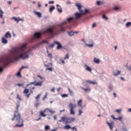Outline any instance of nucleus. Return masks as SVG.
<instances>
[{
	"mask_svg": "<svg viewBox=\"0 0 131 131\" xmlns=\"http://www.w3.org/2000/svg\"><path fill=\"white\" fill-rule=\"evenodd\" d=\"M34 53L31 50L27 51L24 50H14L12 53V57L14 61H19V60H28L30 56H33Z\"/></svg>",
	"mask_w": 131,
	"mask_h": 131,
	"instance_id": "f257e3e1",
	"label": "nucleus"
},
{
	"mask_svg": "<svg viewBox=\"0 0 131 131\" xmlns=\"http://www.w3.org/2000/svg\"><path fill=\"white\" fill-rule=\"evenodd\" d=\"M20 107V102L16 104V111L14 112V116L16 117V122L17 124L14 126V128L23 127L24 126V120L21 118V115L18 112V109Z\"/></svg>",
	"mask_w": 131,
	"mask_h": 131,
	"instance_id": "f03ea898",
	"label": "nucleus"
},
{
	"mask_svg": "<svg viewBox=\"0 0 131 131\" xmlns=\"http://www.w3.org/2000/svg\"><path fill=\"white\" fill-rule=\"evenodd\" d=\"M74 18V17H70L69 18H67V21H64L62 22L60 24L58 25V27L59 29V32H62L64 33V32H66V29H67V23H71L73 20Z\"/></svg>",
	"mask_w": 131,
	"mask_h": 131,
	"instance_id": "7ed1b4c3",
	"label": "nucleus"
},
{
	"mask_svg": "<svg viewBox=\"0 0 131 131\" xmlns=\"http://www.w3.org/2000/svg\"><path fill=\"white\" fill-rule=\"evenodd\" d=\"M76 121L75 117H66V116H62L60 120L57 121V124L59 122H63L66 124H71Z\"/></svg>",
	"mask_w": 131,
	"mask_h": 131,
	"instance_id": "20e7f679",
	"label": "nucleus"
},
{
	"mask_svg": "<svg viewBox=\"0 0 131 131\" xmlns=\"http://www.w3.org/2000/svg\"><path fill=\"white\" fill-rule=\"evenodd\" d=\"M9 59L6 58L5 59H2L0 58V73L3 72L4 68H6L7 65L9 64Z\"/></svg>",
	"mask_w": 131,
	"mask_h": 131,
	"instance_id": "39448f33",
	"label": "nucleus"
},
{
	"mask_svg": "<svg viewBox=\"0 0 131 131\" xmlns=\"http://www.w3.org/2000/svg\"><path fill=\"white\" fill-rule=\"evenodd\" d=\"M79 12H80V13H79L78 12H77L75 14V18L76 19H80L82 15H84V14H86L87 13H90V11L88 9H84V11H79Z\"/></svg>",
	"mask_w": 131,
	"mask_h": 131,
	"instance_id": "423d86ee",
	"label": "nucleus"
},
{
	"mask_svg": "<svg viewBox=\"0 0 131 131\" xmlns=\"http://www.w3.org/2000/svg\"><path fill=\"white\" fill-rule=\"evenodd\" d=\"M55 45H57V46L56 47V49L57 50H60L61 49H63V47L61 45V43L57 41H54L52 43L50 44L49 45V48H51V49H52L53 48H54Z\"/></svg>",
	"mask_w": 131,
	"mask_h": 131,
	"instance_id": "0eeeda50",
	"label": "nucleus"
},
{
	"mask_svg": "<svg viewBox=\"0 0 131 131\" xmlns=\"http://www.w3.org/2000/svg\"><path fill=\"white\" fill-rule=\"evenodd\" d=\"M69 107L70 108V115H75V112L74 110L77 107V105L76 104L71 103L69 105Z\"/></svg>",
	"mask_w": 131,
	"mask_h": 131,
	"instance_id": "6e6552de",
	"label": "nucleus"
},
{
	"mask_svg": "<svg viewBox=\"0 0 131 131\" xmlns=\"http://www.w3.org/2000/svg\"><path fill=\"white\" fill-rule=\"evenodd\" d=\"M47 110H49V112L50 113H51L52 114H53L55 113V111H54L52 109L50 110L49 108H46V110H44L43 111L40 112V116L42 117H46L47 116V115L45 114L47 112Z\"/></svg>",
	"mask_w": 131,
	"mask_h": 131,
	"instance_id": "1a4fd4ad",
	"label": "nucleus"
},
{
	"mask_svg": "<svg viewBox=\"0 0 131 131\" xmlns=\"http://www.w3.org/2000/svg\"><path fill=\"white\" fill-rule=\"evenodd\" d=\"M27 44L21 45L18 47H15L12 48V50H26Z\"/></svg>",
	"mask_w": 131,
	"mask_h": 131,
	"instance_id": "9d476101",
	"label": "nucleus"
},
{
	"mask_svg": "<svg viewBox=\"0 0 131 131\" xmlns=\"http://www.w3.org/2000/svg\"><path fill=\"white\" fill-rule=\"evenodd\" d=\"M106 124L109 127L111 131H113V129L115 127V123L114 121H111L109 122L108 121H106Z\"/></svg>",
	"mask_w": 131,
	"mask_h": 131,
	"instance_id": "9b49d317",
	"label": "nucleus"
},
{
	"mask_svg": "<svg viewBox=\"0 0 131 131\" xmlns=\"http://www.w3.org/2000/svg\"><path fill=\"white\" fill-rule=\"evenodd\" d=\"M46 33L50 34L51 36L55 35L54 31L53 28H48L46 30Z\"/></svg>",
	"mask_w": 131,
	"mask_h": 131,
	"instance_id": "f8f14e48",
	"label": "nucleus"
},
{
	"mask_svg": "<svg viewBox=\"0 0 131 131\" xmlns=\"http://www.w3.org/2000/svg\"><path fill=\"white\" fill-rule=\"evenodd\" d=\"M41 36V32H35L34 35L32 36V39H34L35 38H40Z\"/></svg>",
	"mask_w": 131,
	"mask_h": 131,
	"instance_id": "ddd939ff",
	"label": "nucleus"
},
{
	"mask_svg": "<svg viewBox=\"0 0 131 131\" xmlns=\"http://www.w3.org/2000/svg\"><path fill=\"white\" fill-rule=\"evenodd\" d=\"M84 67H85V70L86 71H89V72H92L93 69L92 68L88 66L87 64H84Z\"/></svg>",
	"mask_w": 131,
	"mask_h": 131,
	"instance_id": "4468645a",
	"label": "nucleus"
},
{
	"mask_svg": "<svg viewBox=\"0 0 131 131\" xmlns=\"http://www.w3.org/2000/svg\"><path fill=\"white\" fill-rule=\"evenodd\" d=\"M89 43V44H86V47H88V48H93L94 42L92 40H90Z\"/></svg>",
	"mask_w": 131,
	"mask_h": 131,
	"instance_id": "2eb2a0df",
	"label": "nucleus"
},
{
	"mask_svg": "<svg viewBox=\"0 0 131 131\" xmlns=\"http://www.w3.org/2000/svg\"><path fill=\"white\" fill-rule=\"evenodd\" d=\"M81 89L84 91V92L86 93H90L91 91V89L90 88H88V89H85L83 87H81Z\"/></svg>",
	"mask_w": 131,
	"mask_h": 131,
	"instance_id": "dca6fc26",
	"label": "nucleus"
},
{
	"mask_svg": "<svg viewBox=\"0 0 131 131\" xmlns=\"http://www.w3.org/2000/svg\"><path fill=\"white\" fill-rule=\"evenodd\" d=\"M34 14H35V15H37V16L38 17V18H41L42 17V14L40 12H37L36 11H34Z\"/></svg>",
	"mask_w": 131,
	"mask_h": 131,
	"instance_id": "f3484780",
	"label": "nucleus"
},
{
	"mask_svg": "<svg viewBox=\"0 0 131 131\" xmlns=\"http://www.w3.org/2000/svg\"><path fill=\"white\" fill-rule=\"evenodd\" d=\"M56 7H58L57 8V10L58 11V12L59 13H62V8L61 7V6L57 4L56 5Z\"/></svg>",
	"mask_w": 131,
	"mask_h": 131,
	"instance_id": "a211bd4d",
	"label": "nucleus"
},
{
	"mask_svg": "<svg viewBox=\"0 0 131 131\" xmlns=\"http://www.w3.org/2000/svg\"><path fill=\"white\" fill-rule=\"evenodd\" d=\"M5 37L6 38H11V34L9 32H7L5 34Z\"/></svg>",
	"mask_w": 131,
	"mask_h": 131,
	"instance_id": "6ab92c4d",
	"label": "nucleus"
},
{
	"mask_svg": "<svg viewBox=\"0 0 131 131\" xmlns=\"http://www.w3.org/2000/svg\"><path fill=\"white\" fill-rule=\"evenodd\" d=\"M94 63H96V64H100V60L99 58H97L95 57L94 58Z\"/></svg>",
	"mask_w": 131,
	"mask_h": 131,
	"instance_id": "aec40b11",
	"label": "nucleus"
},
{
	"mask_svg": "<svg viewBox=\"0 0 131 131\" xmlns=\"http://www.w3.org/2000/svg\"><path fill=\"white\" fill-rule=\"evenodd\" d=\"M35 86H42V81H40V82H37L35 84Z\"/></svg>",
	"mask_w": 131,
	"mask_h": 131,
	"instance_id": "412c9836",
	"label": "nucleus"
},
{
	"mask_svg": "<svg viewBox=\"0 0 131 131\" xmlns=\"http://www.w3.org/2000/svg\"><path fill=\"white\" fill-rule=\"evenodd\" d=\"M63 129H67V130H69V129H71L72 127L70 125L67 124L63 127Z\"/></svg>",
	"mask_w": 131,
	"mask_h": 131,
	"instance_id": "4be33fe9",
	"label": "nucleus"
},
{
	"mask_svg": "<svg viewBox=\"0 0 131 131\" xmlns=\"http://www.w3.org/2000/svg\"><path fill=\"white\" fill-rule=\"evenodd\" d=\"M39 45H49V42L46 40H42L39 42Z\"/></svg>",
	"mask_w": 131,
	"mask_h": 131,
	"instance_id": "5701e85b",
	"label": "nucleus"
},
{
	"mask_svg": "<svg viewBox=\"0 0 131 131\" xmlns=\"http://www.w3.org/2000/svg\"><path fill=\"white\" fill-rule=\"evenodd\" d=\"M2 42L4 43V45H7V43H8V40L5 37H3Z\"/></svg>",
	"mask_w": 131,
	"mask_h": 131,
	"instance_id": "b1692460",
	"label": "nucleus"
},
{
	"mask_svg": "<svg viewBox=\"0 0 131 131\" xmlns=\"http://www.w3.org/2000/svg\"><path fill=\"white\" fill-rule=\"evenodd\" d=\"M76 6L78 7V9L79 11H83L81 8H82V6L80 4H76Z\"/></svg>",
	"mask_w": 131,
	"mask_h": 131,
	"instance_id": "393cba45",
	"label": "nucleus"
},
{
	"mask_svg": "<svg viewBox=\"0 0 131 131\" xmlns=\"http://www.w3.org/2000/svg\"><path fill=\"white\" fill-rule=\"evenodd\" d=\"M86 82L90 84H92L93 85H96L97 84V82H96L95 81H93L92 80H87Z\"/></svg>",
	"mask_w": 131,
	"mask_h": 131,
	"instance_id": "a878e982",
	"label": "nucleus"
},
{
	"mask_svg": "<svg viewBox=\"0 0 131 131\" xmlns=\"http://www.w3.org/2000/svg\"><path fill=\"white\" fill-rule=\"evenodd\" d=\"M125 67L126 68L127 70L130 72V74L131 75V65L128 66L126 64L125 66Z\"/></svg>",
	"mask_w": 131,
	"mask_h": 131,
	"instance_id": "bb28decb",
	"label": "nucleus"
},
{
	"mask_svg": "<svg viewBox=\"0 0 131 131\" xmlns=\"http://www.w3.org/2000/svg\"><path fill=\"white\" fill-rule=\"evenodd\" d=\"M121 72L120 71L117 70L116 73H114L113 75L114 77H117L119 74H120Z\"/></svg>",
	"mask_w": 131,
	"mask_h": 131,
	"instance_id": "cd10ccee",
	"label": "nucleus"
},
{
	"mask_svg": "<svg viewBox=\"0 0 131 131\" xmlns=\"http://www.w3.org/2000/svg\"><path fill=\"white\" fill-rule=\"evenodd\" d=\"M37 82V80H35L33 82H30L29 84H28L27 85V86H29L30 85H34V86H35V84H36V82Z\"/></svg>",
	"mask_w": 131,
	"mask_h": 131,
	"instance_id": "c85d7f7f",
	"label": "nucleus"
},
{
	"mask_svg": "<svg viewBox=\"0 0 131 131\" xmlns=\"http://www.w3.org/2000/svg\"><path fill=\"white\" fill-rule=\"evenodd\" d=\"M3 15H4V12L2 10V9L0 8V18H1L2 19H3L4 18Z\"/></svg>",
	"mask_w": 131,
	"mask_h": 131,
	"instance_id": "c756f323",
	"label": "nucleus"
},
{
	"mask_svg": "<svg viewBox=\"0 0 131 131\" xmlns=\"http://www.w3.org/2000/svg\"><path fill=\"white\" fill-rule=\"evenodd\" d=\"M40 96L41 94H38L37 95V96L35 97V99L36 100L37 102H39L40 101Z\"/></svg>",
	"mask_w": 131,
	"mask_h": 131,
	"instance_id": "7c9ffc66",
	"label": "nucleus"
},
{
	"mask_svg": "<svg viewBox=\"0 0 131 131\" xmlns=\"http://www.w3.org/2000/svg\"><path fill=\"white\" fill-rule=\"evenodd\" d=\"M68 33L69 36H73V35L75 34L74 32L73 31L68 32Z\"/></svg>",
	"mask_w": 131,
	"mask_h": 131,
	"instance_id": "2f4dec72",
	"label": "nucleus"
},
{
	"mask_svg": "<svg viewBox=\"0 0 131 131\" xmlns=\"http://www.w3.org/2000/svg\"><path fill=\"white\" fill-rule=\"evenodd\" d=\"M81 105H82V100L80 99L78 101V106L80 107L81 106Z\"/></svg>",
	"mask_w": 131,
	"mask_h": 131,
	"instance_id": "473e14b6",
	"label": "nucleus"
},
{
	"mask_svg": "<svg viewBox=\"0 0 131 131\" xmlns=\"http://www.w3.org/2000/svg\"><path fill=\"white\" fill-rule=\"evenodd\" d=\"M122 116H119L118 118H116V120L117 121H120V122H122Z\"/></svg>",
	"mask_w": 131,
	"mask_h": 131,
	"instance_id": "72a5a7b5",
	"label": "nucleus"
},
{
	"mask_svg": "<svg viewBox=\"0 0 131 131\" xmlns=\"http://www.w3.org/2000/svg\"><path fill=\"white\" fill-rule=\"evenodd\" d=\"M29 92V90L28 89H25L24 90V92H23V93L24 94H28Z\"/></svg>",
	"mask_w": 131,
	"mask_h": 131,
	"instance_id": "f704fd0d",
	"label": "nucleus"
},
{
	"mask_svg": "<svg viewBox=\"0 0 131 131\" xmlns=\"http://www.w3.org/2000/svg\"><path fill=\"white\" fill-rule=\"evenodd\" d=\"M55 9V7L54 6H52L51 8L49 9V12H52L53 10Z\"/></svg>",
	"mask_w": 131,
	"mask_h": 131,
	"instance_id": "c9c22d12",
	"label": "nucleus"
},
{
	"mask_svg": "<svg viewBox=\"0 0 131 131\" xmlns=\"http://www.w3.org/2000/svg\"><path fill=\"white\" fill-rule=\"evenodd\" d=\"M39 104H40L39 101H37V102L35 104H34V106L36 108H38Z\"/></svg>",
	"mask_w": 131,
	"mask_h": 131,
	"instance_id": "e433bc0d",
	"label": "nucleus"
},
{
	"mask_svg": "<svg viewBox=\"0 0 131 131\" xmlns=\"http://www.w3.org/2000/svg\"><path fill=\"white\" fill-rule=\"evenodd\" d=\"M47 56L48 57V58H50V59H53V55H52V53H48L47 54Z\"/></svg>",
	"mask_w": 131,
	"mask_h": 131,
	"instance_id": "4c0bfd02",
	"label": "nucleus"
},
{
	"mask_svg": "<svg viewBox=\"0 0 131 131\" xmlns=\"http://www.w3.org/2000/svg\"><path fill=\"white\" fill-rule=\"evenodd\" d=\"M109 89L110 90L109 91V92H111L113 91V85H110L109 86Z\"/></svg>",
	"mask_w": 131,
	"mask_h": 131,
	"instance_id": "58836bf2",
	"label": "nucleus"
},
{
	"mask_svg": "<svg viewBox=\"0 0 131 131\" xmlns=\"http://www.w3.org/2000/svg\"><path fill=\"white\" fill-rule=\"evenodd\" d=\"M12 19H14V20L15 21H16L17 23H19V19H18L17 18H16V17H13L12 18Z\"/></svg>",
	"mask_w": 131,
	"mask_h": 131,
	"instance_id": "ea45409f",
	"label": "nucleus"
},
{
	"mask_svg": "<svg viewBox=\"0 0 131 131\" xmlns=\"http://www.w3.org/2000/svg\"><path fill=\"white\" fill-rule=\"evenodd\" d=\"M80 108L81 110H83V109H85L86 107V105L85 104L84 105H81V106H80Z\"/></svg>",
	"mask_w": 131,
	"mask_h": 131,
	"instance_id": "a19ab883",
	"label": "nucleus"
},
{
	"mask_svg": "<svg viewBox=\"0 0 131 131\" xmlns=\"http://www.w3.org/2000/svg\"><path fill=\"white\" fill-rule=\"evenodd\" d=\"M47 96H48V94L46 93L45 95V96L42 98V100L45 101V99L47 98Z\"/></svg>",
	"mask_w": 131,
	"mask_h": 131,
	"instance_id": "79ce46f5",
	"label": "nucleus"
},
{
	"mask_svg": "<svg viewBox=\"0 0 131 131\" xmlns=\"http://www.w3.org/2000/svg\"><path fill=\"white\" fill-rule=\"evenodd\" d=\"M71 130L72 131H78L77 128L76 127V126H73L71 128Z\"/></svg>",
	"mask_w": 131,
	"mask_h": 131,
	"instance_id": "37998d69",
	"label": "nucleus"
},
{
	"mask_svg": "<svg viewBox=\"0 0 131 131\" xmlns=\"http://www.w3.org/2000/svg\"><path fill=\"white\" fill-rule=\"evenodd\" d=\"M50 129V126L49 125H47L45 127V130H48Z\"/></svg>",
	"mask_w": 131,
	"mask_h": 131,
	"instance_id": "c03bdc74",
	"label": "nucleus"
},
{
	"mask_svg": "<svg viewBox=\"0 0 131 131\" xmlns=\"http://www.w3.org/2000/svg\"><path fill=\"white\" fill-rule=\"evenodd\" d=\"M66 59H69V53H67L66 54V56L63 58L64 60H66Z\"/></svg>",
	"mask_w": 131,
	"mask_h": 131,
	"instance_id": "a18cd8bd",
	"label": "nucleus"
},
{
	"mask_svg": "<svg viewBox=\"0 0 131 131\" xmlns=\"http://www.w3.org/2000/svg\"><path fill=\"white\" fill-rule=\"evenodd\" d=\"M68 91H69L70 95H73V92L71 90L70 88H68Z\"/></svg>",
	"mask_w": 131,
	"mask_h": 131,
	"instance_id": "49530a36",
	"label": "nucleus"
},
{
	"mask_svg": "<svg viewBox=\"0 0 131 131\" xmlns=\"http://www.w3.org/2000/svg\"><path fill=\"white\" fill-rule=\"evenodd\" d=\"M16 99H18L19 101H21V98L20 97L18 94H17L16 95Z\"/></svg>",
	"mask_w": 131,
	"mask_h": 131,
	"instance_id": "de8ad7c7",
	"label": "nucleus"
},
{
	"mask_svg": "<svg viewBox=\"0 0 131 131\" xmlns=\"http://www.w3.org/2000/svg\"><path fill=\"white\" fill-rule=\"evenodd\" d=\"M126 27H129V26H131V23L130 22H127L126 24Z\"/></svg>",
	"mask_w": 131,
	"mask_h": 131,
	"instance_id": "09e8293b",
	"label": "nucleus"
},
{
	"mask_svg": "<svg viewBox=\"0 0 131 131\" xmlns=\"http://www.w3.org/2000/svg\"><path fill=\"white\" fill-rule=\"evenodd\" d=\"M115 112L118 113L119 114H120V113L121 112V108L116 110Z\"/></svg>",
	"mask_w": 131,
	"mask_h": 131,
	"instance_id": "8fccbe9b",
	"label": "nucleus"
},
{
	"mask_svg": "<svg viewBox=\"0 0 131 131\" xmlns=\"http://www.w3.org/2000/svg\"><path fill=\"white\" fill-rule=\"evenodd\" d=\"M122 130L123 131H127V129L126 128V127H124V126H122Z\"/></svg>",
	"mask_w": 131,
	"mask_h": 131,
	"instance_id": "3c124183",
	"label": "nucleus"
},
{
	"mask_svg": "<svg viewBox=\"0 0 131 131\" xmlns=\"http://www.w3.org/2000/svg\"><path fill=\"white\" fill-rule=\"evenodd\" d=\"M61 97H62V98L68 97V94H62V95H61Z\"/></svg>",
	"mask_w": 131,
	"mask_h": 131,
	"instance_id": "603ef678",
	"label": "nucleus"
},
{
	"mask_svg": "<svg viewBox=\"0 0 131 131\" xmlns=\"http://www.w3.org/2000/svg\"><path fill=\"white\" fill-rule=\"evenodd\" d=\"M78 112V116H81V114L83 113V111L81 110H79Z\"/></svg>",
	"mask_w": 131,
	"mask_h": 131,
	"instance_id": "864d4df0",
	"label": "nucleus"
},
{
	"mask_svg": "<svg viewBox=\"0 0 131 131\" xmlns=\"http://www.w3.org/2000/svg\"><path fill=\"white\" fill-rule=\"evenodd\" d=\"M17 76L19 77H21V72L18 71L17 73Z\"/></svg>",
	"mask_w": 131,
	"mask_h": 131,
	"instance_id": "5fc2aeb1",
	"label": "nucleus"
},
{
	"mask_svg": "<svg viewBox=\"0 0 131 131\" xmlns=\"http://www.w3.org/2000/svg\"><path fill=\"white\" fill-rule=\"evenodd\" d=\"M15 118L16 119H15V121H16V120H17V117H15V115H14L13 118H12L11 119V120H12V121H14V120H15Z\"/></svg>",
	"mask_w": 131,
	"mask_h": 131,
	"instance_id": "6e6d98bb",
	"label": "nucleus"
},
{
	"mask_svg": "<svg viewBox=\"0 0 131 131\" xmlns=\"http://www.w3.org/2000/svg\"><path fill=\"white\" fill-rule=\"evenodd\" d=\"M86 99L88 101H91V100H92V98H91L90 96H86Z\"/></svg>",
	"mask_w": 131,
	"mask_h": 131,
	"instance_id": "4d7b16f0",
	"label": "nucleus"
},
{
	"mask_svg": "<svg viewBox=\"0 0 131 131\" xmlns=\"http://www.w3.org/2000/svg\"><path fill=\"white\" fill-rule=\"evenodd\" d=\"M30 95H31V93H29V94H27L26 95V97L28 98V99H29V98H30Z\"/></svg>",
	"mask_w": 131,
	"mask_h": 131,
	"instance_id": "13d9d810",
	"label": "nucleus"
},
{
	"mask_svg": "<svg viewBox=\"0 0 131 131\" xmlns=\"http://www.w3.org/2000/svg\"><path fill=\"white\" fill-rule=\"evenodd\" d=\"M103 18H104V19H105L106 20H108V18L107 17H106V16L105 15H103Z\"/></svg>",
	"mask_w": 131,
	"mask_h": 131,
	"instance_id": "bf43d9fd",
	"label": "nucleus"
},
{
	"mask_svg": "<svg viewBox=\"0 0 131 131\" xmlns=\"http://www.w3.org/2000/svg\"><path fill=\"white\" fill-rule=\"evenodd\" d=\"M114 10H116V11L119 10V8L118 7H115L114 8Z\"/></svg>",
	"mask_w": 131,
	"mask_h": 131,
	"instance_id": "052dcab7",
	"label": "nucleus"
},
{
	"mask_svg": "<svg viewBox=\"0 0 131 131\" xmlns=\"http://www.w3.org/2000/svg\"><path fill=\"white\" fill-rule=\"evenodd\" d=\"M46 70H49L50 71H52L53 69L52 68H48L46 69Z\"/></svg>",
	"mask_w": 131,
	"mask_h": 131,
	"instance_id": "680f3d73",
	"label": "nucleus"
},
{
	"mask_svg": "<svg viewBox=\"0 0 131 131\" xmlns=\"http://www.w3.org/2000/svg\"><path fill=\"white\" fill-rule=\"evenodd\" d=\"M37 4H38V7L39 8H41L42 7L41 4L40 3V2H37Z\"/></svg>",
	"mask_w": 131,
	"mask_h": 131,
	"instance_id": "e2e57ef3",
	"label": "nucleus"
},
{
	"mask_svg": "<svg viewBox=\"0 0 131 131\" xmlns=\"http://www.w3.org/2000/svg\"><path fill=\"white\" fill-rule=\"evenodd\" d=\"M17 85H18L19 87H22V86H23L24 84L18 83V84H17Z\"/></svg>",
	"mask_w": 131,
	"mask_h": 131,
	"instance_id": "0e129e2a",
	"label": "nucleus"
},
{
	"mask_svg": "<svg viewBox=\"0 0 131 131\" xmlns=\"http://www.w3.org/2000/svg\"><path fill=\"white\" fill-rule=\"evenodd\" d=\"M101 4H102L101 2H100V1L97 2V5L99 6Z\"/></svg>",
	"mask_w": 131,
	"mask_h": 131,
	"instance_id": "69168bd1",
	"label": "nucleus"
},
{
	"mask_svg": "<svg viewBox=\"0 0 131 131\" xmlns=\"http://www.w3.org/2000/svg\"><path fill=\"white\" fill-rule=\"evenodd\" d=\"M96 23L93 24L92 28H95V27H96Z\"/></svg>",
	"mask_w": 131,
	"mask_h": 131,
	"instance_id": "338daca9",
	"label": "nucleus"
},
{
	"mask_svg": "<svg viewBox=\"0 0 131 131\" xmlns=\"http://www.w3.org/2000/svg\"><path fill=\"white\" fill-rule=\"evenodd\" d=\"M54 1H49V4H54Z\"/></svg>",
	"mask_w": 131,
	"mask_h": 131,
	"instance_id": "774afa93",
	"label": "nucleus"
}]
</instances>
